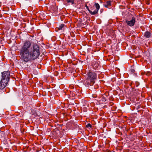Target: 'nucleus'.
I'll return each mask as SVG.
<instances>
[{
  "label": "nucleus",
  "instance_id": "nucleus-9",
  "mask_svg": "<svg viewBox=\"0 0 152 152\" xmlns=\"http://www.w3.org/2000/svg\"><path fill=\"white\" fill-rule=\"evenodd\" d=\"M64 24H61L60 26H59V27L58 28H56V30L57 31V30H61L64 27Z\"/></svg>",
  "mask_w": 152,
  "mask_h": 152
},
{
  "label": "nucleus",
  "instance_id": "nucleus-14",
  "mask_svg": "<svg viewBox=\"0 0 152 152\" xmlns=\"http://www.w3.org/2000/svg\"><path fill=\"white\" fill-rule=\"evenodd\" d=\"M132 72H134V70L133 69H132Z\"/></svg>",
  "mask_w": 152,
  "mask_h": 152
},
{
  "label": "nucleus",
  "instance_id": "nucleus-5",
  "mask_svg": "<svg viewBox=\"0 0 152 152\" xmlns=\"http://www.w3.org/2000/svg\"><path fill=\"white\" fill-rule=\"evenodd\" d=\"M135 21V18L134 17H132L131 19L127 20L126 21L127 25L131 27L134 26Z\"/></svg>",
  "mask_w": 152,
  "mask_h": 152
},
{
  "label": "nucleus",
  "instance_id": "nucleus-1",
  "mask_svg": "<svg viewBox=\"0 0 152 152\" xmlns=\"http://www.w3.org/2000/svg\"><path fill=\"white\" fill-rule=\"evenodd\" d=\"M20 54L23 61H32L37 58L40 54L39 46L35 43L31 45L30 41H26L20 49Z\"/></svg>",
  "mask_w": 152,
  "mask_h": 152
},
{
  "label": "nucleus",
  "instance_id": "nucleus-4",
  "mask_svg": "<svg viewBox=\"0 0 152 152\" xmlns=\"http://www.w3.org/2000/svg\"><path fill=\"white\" fill-rule=\"evenodd\" d=\"M94 6L96 9L94 11L92 12L91 10H90L88 8V6L87 5H85V6L86 7L87 10L88 11L89 13H90L92 15H95L96 14L98 13V10L100 8V6L98 3H95Z\"/></svg>",
  "mask_w": 152,
  "mask_h": 152
},
{
  "label": "nucleus",
  "instance_id": "nucleus-13",
  "mask_svg": "<svg viewBox=\"0 0 152 152\" xmlns=\"http://www.w3.org/2000/svg\"><path fill=\"white\" fill-rule=\"evenodd\" d=\"M95 6L92 7H91L90 9L91 10H94V8Z\"/></svg>",
  "mask_w": 152,
  "mask_h": 152
},
{
  "label": "nucleus",
  "instance_id": "nucleus-10",
  "mask_svg": "<svg viewBox=\"0 0 152 152\" xmlns=\"http://www.w3.org/2000/svg\"><path fill=\"white\" fill-rule=\"evenodd\" d=\"M66 1L68 3H71L72 5L74 4L75 0H66Z\"/></svg>",
  "mask_w": 152,
  "mask_h": 152
},
{
  "label": "nucleus",
  "instance_id": "nucleus-11",
  "mask_svg": "<svg viewBox=\"0 0 152 152\" xmlns=\"http://www.w3.org/2000/svg\"><path fill=\"white\" fill-rule=\"evenodd\" d=\"M86 127L87 128L90 127L91 128L92 127L91 125L90 124H88L86 126Z\"/></svg>",
  "mask_w": 152,
  "mask_h": 152
},
{
  "label": "nucleus",
  "instance_id": "nucleus-3",
  "mask_svg": "<svg viewBox=\"0 0 152 152\" xmlns=\"http://www.w3.org/2000/svg\"><path fill=\"white\" fill-rule=\"evenodd\" d=\"M2 81H4V82L8 83L10 80V72L4 71L1 73Z\"/></svg>",
  "mask_w": 152,
  "mask_h": 152
},
{
  "label": "nucleus",
  "instance_id": "nucleus-7",
  "mask_svg": "<svg viewBox=\"0 0 152 152\" xmlns=\"http://www.w3.org/2000/svg\"><path fill=\"white\" fill-rule=\"evenodd\" d=\"M111 2L110 1H108L104 4L103 5L105 7L110 8L111 5Z\"/></svg>",
  "mask_w": 152,
  "mask_h": 152
},
{
  "label": "nucleus",
  "instance_id": "nucleus-12",
  "mask_svg": "<svg viewBox=\"0 0 152 152\" xmlns=\"http://www.w3.org/2000/svg\"><path fill=\"white\" fill-rule=\"evenodd\" d=\"M101 100L103 102H105L106 101V99L105 97H104V96H103L101 99Z\"/></svg>",
  "mask_w": 152,
  "mask_h": 152
},
{
  "label": "nucleus",
  "instance_id": "nucleus-2",
  "mask_svg": "<svg viewBox=\"0 0 152 152\" xmlns=\"http://www.w3.org/2000/svg\"><path fill=\"white\" fill-rule=\"evenodd\" d=\"M97 77V74L93 71L89 70L86 75V80L84 81L85 85L88 87L89 85L92 86L95 83L94 80Z\"/></svg>",
  "mask_w": 152,
  "mask_h": 152
},
{
  "label": "nucleus",
  "instance_id": "nucleus-8",
  "mask_svg": "<svg viewBox=\"0 0 152 152\" xmlns=\"http://www.w3.org/2000/svg\"><path fill=\"white\" fill-rule=\"evenodd\" d=\"M151 33L149 31H146L145 32L144 34V36L145 37L147 38H149L151 37Z\"/></svg>",
  "mask_w": 152,
  "mask_h": 152
},
{
  "label": "nucleus",
  "instance_id": "nucleus-6",
  "mask_svg": "<svg viewBox=\"0 0 152 152\" xmlns=\"http://www.w3.org/2000/svg\"><path fill=\"white\" fill-rule=\"evenodd\" d=\"M4 81H2L1 80L0 82V89L1 90L5 88L7 84L8 83H6V82H4Z\"/></svg>",
  "mask_w": 152,
  "mask_h": 152
}]
</instances>
